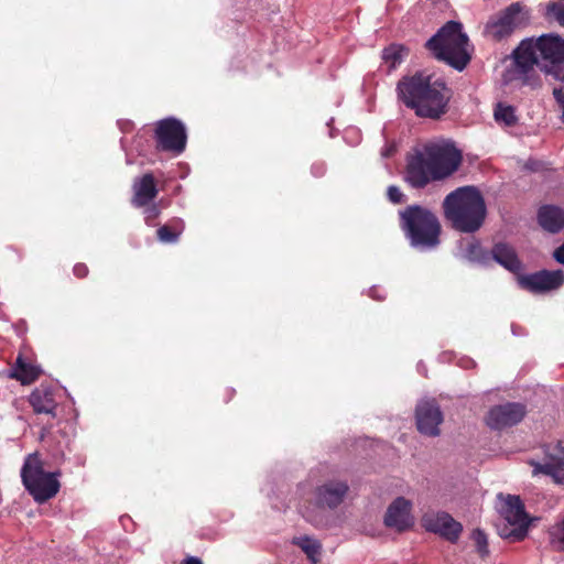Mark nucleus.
<instances>
[{"mask_svg": "<svg viewBox=\"0 0 564 564\" xmlns=\"http://www.w3.org/2000/svg\"><path fill=\"white\" fill-rule=\"evenodd\" d=\"M397 91L400 100L413 109L416 116L431 119H438L446 113L452 96L442 78L424 73L402 77Z\"/></svg>", "mask_w": 564, "mask_h": 564, "instance_id": "1", "label": "nucleus"}, {"mask_svg": "<svg viewBox=\"0 0 564 564\" xmlns=\"http://www.w3.org/2000/svg\"><path fill=\"white\" fill-rule=\"evenodd\" d=\"M513 56L517 67L523 74H528L535 65L553 74L564 65V37L549 33L538 39H525L516 48Z\"/></svg>", "mask_w": 564, "mask_h": 564, "instance_id": "2", "label": "nucleus"}, {"mask_svg": "<svg viewBox=\"0 0 564 564\" xmlns=\"http://www.w3.org/2000/svg\"><path fill=\"white\" fill-rule=\"evenodd\" d=\"M347 480L329 478L316 485L312 497L302 507V517L316 529H328L336 522L334 511L339 508L349 494Z\"/></svg>", "mask_w": 564, "mask_h": 564, "instance_id": "3", "label": "nucleus"}, {"mask_svg": "<svg viewBox=\"0 0 564 564\" xmlns=\"http://www.w3.org/2000/svg\"><path fill=\"white\" fill-rule=\"evenodd\" d=\"M445 218L460 232L477 231L487 209L481 193L474 186H463L451 192L443 202Z\"/></svg>", "mask_w": 564, "mask_h": 564, "instance_id": "4", "label": "nucleus"}, {"mask_svg": "<svg viewBox=\"0 0 564 564\" xmlns=\"http://www.w3.org/2000/svg\"><path fill=\"white\" fill-rule=\"evenodd\" d=\"M399 226L410 247L426 252L441 243L442 225L430 208L419 204L399 210Z\"/></svg>", "mask_w": 564, "mask_h": 564, "instance_id": "5", "label": "nucleus"}, {"mask_svg": "<svg viewBox=\"0 0 564 564\" xmlns=\"http://www.w3.org/2000/svg\"><path fill=\"white\" fill-rule=\"evenodd\" d=\"M462 29V23L448 21L425 44L437 59L457 70H463L470 61L468 36Z\"/></svg>", "mask_w": 564, "mask_h": 564, "instance_id": "6", "label": "nucleus"}, {"mask_svg": "<svg viewBox=\"0 0 564 564\" xmlns=\"http://www.w3.org/2000/svg\"><path fill=\"white\" fill-rule=\"evenodd\" d=\"M21 478L25 489L39 503L55 497L59 490V481L54 473H45L37 454H29L21 469Z\"/></svg>", "mask_w": 564, "mask_h": 564, "instance_id": "7", "label": "nucleus"}, {"mask_svg": "<svg viewBox=\"0 0 564 564\" xmlns=\"http://www.w3.org/2000/svg\"><path fill=\"white\" fill-rule=\"evenodd\" d=\"M529 22V9L520 2H513L489 18L485 33L491 40L500 42L510 37L517 30L525 28Z\"/></svg>", "mask_w": 564, "mask_h": 564, "instance_id": "8", "label": "nucleus"}, {"mask_svg": "<svg viewBox=\"0 0 564 564\" xmlns=\"http://www.w3.org/2000/svg\"><path fill=\"white\" fill-rule=\"evenodd\" d=\"M436 177L443 180L452 175L462 163V153L451 143L430 142L422 147Z\"/></svg>", "mask_w": 564, "mask_h": 564, "instance_id": "9", "label": "nucleus"}, {"mask_svg": "<svg viewBox=\"0 0 564 564\" xmlns=\"http://www.w3.org/2000/svg\"><path fill=\"white\" fill-rule=\"evenodd\" d=\"M502 518L513 527L508 529L506 525L499 531L500 536L520 541L525 538L530 519L524 510V505L518 496L508 495L500 510Z\"/></svg>", "mask_w": 564, "mask_h": 564, "instance_id": "10", "label": "nucleus"}, {"mask_svg": "<svg viewBox=\"0 0 564 564\" xmlns=\"http://www.w3.org/2000/svg\"><path fill=\"white\" fill-rule=\"evenodd\" d=\"M404 181L415 189L424 188L433 181H440L422 148L414 149L406 156Z\"/></svg>", "mask_w": 564, "mask_h": 564, "instance_id": "11", "label": "nucleus"}, {"mask_svg": "<svg viewBox=\"0 0 564 564\" xmlns=\"http://www.w3.org/2000/svg\"><path fill=\"white\" fill-rule=\"evenodd\" d=\"M155 139L160 150L180 154L185 150L187 135L180 120L166 118L156 123Z\"/></svg>", "mask_w": 564, "mask_h": 564, "instance_id": "12", "label": "nucleus"}, {"mask_svg": "<svg viewBox=\"0 0 564 564\" xmlns=\"http://www.w3.org/2000/svg\"><path fill=\"white\" fill-rule=\"evenodd\" d=\"M519 285L533 294H545L558 290L564 284L563 270H541L519 275Z\"/></svg>", "mask_w": 564, "mask_h": 564, "instance_id": "13", "label": "nucleus"}, {"mask_svg": "<svg viewBox=\"0 0 564 564\" xmlns=\"http://www.w3.org/2000/svg\"><path fill=\"white\" fill-rule=\"evenodd\" d=\"M444 417L440 405L433 399H422L415 408L417 431L426 436L435 437L441 433L440 425Z\"/></svg>", "mask_w": 564, "mask_h": 564, "instance_id": "14", "label": "nucleus"}, {"mask_svg": "<svg viewBox=\"0 0 564 564\" xmlns=\"http://www.w3.org/2000/svg\"><path fill=\"white\" fill-rule=\"evenodd\" d=\"M421 521L426 531L452 543L457 542L463 532V525L445 511L425 513Z\"/></svg>", "mask_w": 564, "mask_h": 564, "instance_id": "15", "label": "nucleus"}, {"mask_svg": "<svg viewBox=\"0 0 564 564\" xmlns=\"http://www.w3.org/2000/svg\"><path fill=\"white\" fill-rule=\"evenodd\" d=\"M525 415V406L521 403L508 402L491 408L487 415V424L494 430H502L518 424Z\"/></svg>", "mask_w": 564, "mask_h": 564, "instance_id": "16", "label": "nucleus"}, {"mask_svg": "<svg viewBox=\"0 0 564 564\" xmlns=\"http://www.w3.org/2000/svg\"><path fill=\"white\" fill-rule=\"evenodd\" d=\"M412 503L404 497L395 498L388 507L383 523L387 528L404 532L413 527L414 518L411 514Z\"/></svg>", "mask_w": 564, "mask_h": 564, "instance_id": "17", "label": "nucleus"}, {"mask_svg": "<svg viewBox=\"0 0 564 564\" xmlns=\"http://www.w3.org/2000/svg\"><path fill=\"white\" fill-rule=\"evenodd\" d=\"M530 465L533 467V475L544 474L556 482L564 484V446L554 447L543 462L531 460Z\"/></svg>", "mask_w": 564, "mask_h": 564, "instance_id": "18", "label": "nucleus"}, {"mask_svg": "<svg viewBox=\"0 0 564 564\" xmlns=\"http://www.w3.org/2000/svg\"><path fill=\"white\" fill-rule=\"evenodd\" d=\"M494 260L512 273H519L523 269L516 249L506 242H497L490 250V261Z\"/></svg>", "mask_w": 564, "mask_h": 564, "instance_id": "19", "label": "nucleus"}, {"mask_svg": "<svg viewBox=\"0 0 564 564\" xmlns=\"http://www.w3.org/2000/svg\"><path fill=\"white\" fill-rule=\"evenodd\" d=\"M538 223L550 234H558L564 228V209L556 205H543L538 210Z\"/></svg>", "mask_w": 564, "mask_h": 564, "instance_id": "20", "label": "nucleus"}, {"mask_svg": "<svg viewBox=\"0 0 564 564\" xmlns=\"http://www.w3.org/2000/svg\"><path fill=\"white\" fill-rule=\"evenodd\" d=\"M158 192L153 175L147 173L133 184L132 204L135 207H144L156 197Z\"/></svg>", "mask_w": 564, "mask_h": 564, "instance_id": "21", "label": "nucleus"}, {"mask_svg": "<svg viewBox=\"0 0 564 564\" xmlns=\"http://www.w3.org/2000/svg\"><path fill=\"white\" fill-rule=\"evenodd\" d=\"M29 402L36 414H50L55 417L56 402L51 388L43 386L36 388L30 394Z\"/></svg>", "mask_w": 564, "mask_h": 564, "instance_id": "22", "label": "nucleus"}, {"mask_svg": "<svg viewBox=\"0 0 564 564\" xmlns=\"http://www.w3.org/2000/svg\"><path fill=\"white\" fill-rule=\"evenodd\" d=\"M40 372L41 371L37 367L25 362L23 358L19 356L10 376L22 384H30L39 378Z\"/></svg>", "mask_w": 564, "mask_h": 564, "instance_id": "23", "label": "nucleus"}, {"mask_svg": "<svg viewBox=\"0 0 564 564\" xmlns=\"http://www.w3.org/2000/svg\"><path fill=\"white\" fill-rule=\"evenodd\" d=\"M293 544L297 545L306 554L312 564H317L322 551V544L319 541L311 536L303 535L294 538Z\"/></svg>", "mask_w": 564, "mask_h": 564, "instance_id": "24", "label": "nucleus"}, {"mask_svg": "<svg viewBox=\"0 0 564 564\" xmlns=\"http://www.w3.org/2000/svg\"><path fill=\"white\" fill-rule=\"evenodd\" d=\"M408 54L409 50L404 45L391 44L382 51V58L393 69L403 62Z\"/></svg>", "mask_w": 564, "mask_h": 564, "instance_id": "25", "label": "nucleus"}, {"mask_svg": "<svg viewBox=\"0 0 564 564\" xmlns=\"http://www.w3.org/2000/svg\"><path fill=\"white\" fill-rule=\"evenodd\" d=\"M495 120L506 127H513L518 122L516 110L512 106L498 104L494 111Z\"/></svg>", "mask_w": 564, "mask_h": 564, "instance_id": "26", "label": "nucleus"}, {"mask_svg": "<svg viewBox=\"0 0 564 564\" xmlns=\"http://www.w3.org/2000/svg\"><path fill=\"white\" fill-rule=\"evenodd\" d=\"M465 257L469 261L480 264L490 262V251L485 250L479 242H470L465 250Z\"/></svg>", "mask_w": 564, "mask_h": 564, "instance_id": "27", "label": "nucleus"}, {"mask_svg": "<svg viewBox=\"0 0 564 564\" xmlns=\"http://www.w3.org/2000/svg\"><path fill=\"white\" fill-rule=\"evenodd\" d=\"M550 543L555 551L564 552V518L549 530Z\"/></svg>", "mask_w": 564, "mask_h": 564, "instance_id": "28", "label": "nucleus"}, {"mask_svg": "<svg viewBox=\"0 0 564 564\" xmlns=\"http://www.w3.org/2000/svg\"><path fill=\"white\" fill-rule=\"evenodd\" d=\"M473 540L475 541L478 553L481 557L489 554L488 540L486 533L481 529H475L473 531Z\"/></svg>", "mask_w": 564, "mask_h": 564, "instance_id": "29", "label": "nucleus"}, {"mask_svg": "<svg viewBox=\"0 0 564 564\" xmlns=\"http://www.w3.org/2000/svg\"><path fill=\"white\" fill-rule=\"evenodd\" d=\"M545 13L547 19L555 20L561 26H564V4L558 2L549 3Z\"/></svg>", "mask_w": 564, "mask_h": 564, "instance_id": "30", "label": "nucleus"}, {"mask_svg": "<svg viewBox=\"0 0 564 564\" xmlns=\"http://www.w3.org/2000/svg\"><path fill=\"white\" fill-rule=\"evenodd\" d=\"M553 77L562 83L561 86L553 87L552 95L558 106V108L564 107V73L562 70H556L553 74Z\"/></svg>", "mask_w": 564, "mask_h": 564, "instance_id": "31", "label": "nucleus"}, {"mask_svg": "<svg viewBox=\"0 0 564 564\" xmlns=\"http://www.w3.org/2000/svg\"><path fill=\"white\" fill-rule=\"evenodd\" d=\"M158 238L164 243H174L178 240V234L173 232L167 226H162L156 231Z\"/></svg>", "mask_w": 564, "mask_h": 564, "instance_id": "32", "label": "nucleus"}, {"mask_svg": "<svg viewBox=\"0 0 564 564\" xmlns=\"http://www.w3.org/2000/svg\"><path fill=\"white\" fill-rule=\"evenodd\" d=\"M388 199L393 204H401L405 200V195L395 185H390L387 189Z\"/></svg>", "mask_w": 564, "mask_h": 564, "instance_id": "33", "label": "nucleus"}, {"mask_svg": "<svg viewBox=\"0 0 564 564\" xmlns=\"http://www.w3.org/2000/svg\"><path fill=\"white\" fill-rule=\"evenodd\" d=\"M73 271L77 278H85L88 274V268L84 263H77Z\"/></svg>", "mask_w": 564, "mask_h": 564, "instance_id": "34", "label": "nucleus"}, {"mask_svg": "<svg viewBox=\"0 0 564 564\" xmlns=\"http://www.w3.org/2000/svg\"><path fill=\"white\" fill-rule=\"evenodd\" d=\"M397 152V145L394 143L387 144L382 151L381 155L383 158H391Z\"/></svg>", "mask_w": 564, "mask_h": 564, "instance_id": "35", "label": "nucleus"}, {"mask_svg": "<svg viewBox=\"0 0 564 564\" xmlns=\"http://www.w3.org/2000/svg\"><path fill=\"white\" fill-rule=\"evenodd\" d=\"M553 258L561 264H564V242L553 252Z\"/></svg>", "mask_w": 564, "mask_h": 564, "instance_id": "36", "label": "nucleus"}, {"mask_svg": "<svg viewBox=\"0 0 564 564\" xmlns=\"http://www.w3.org/2000/svg\"><path fill=\"white\" fill-rule=\"evenodd\" d=\"M524 166L527 170L535 172L540 170L541 163L535 160H529Z\"/></svg>", "mask_w": 564, "mask_h": 564, "instance_id": "37", "label": "nucleus"}, {"mask_svg": "<svg viewBox=\"0 0 564 564\" xmlns=\"http://www.w3.org/2000/svg\"><path fill=\"white\" fill-rule=\"evenodd\" d=\"M148 218H155L159 215V208L155 205H152L145 210Z\"/></svg>", "mask_w": 564, "mask_h": 564, "instance_id": "38", "label": "nucleus"}, {"mask_svg": "<svg viewBox=\"0 0 564 564\" xmlns=\"http://www.w3.org/2000/svg\"><path fill=\"white\" fill-rule=\"evenodd\" d=\"M183 564H203V562L198 557L188 556L183 561Z\"/></svg>", "mask_w": 564, "mask_h": 564, "instance_id": "39", "label": "nucleus"}, {"mask_svg": "<svg viewBox=\"0 0 564 564\" xmlns=\"http://www.w3.org/2000/svg\"><path fill=\"white\" fill-rule=\"evenodd\" d=\"M560 120L564 123V107L561 108V116H560Z\"/></svg>", "mask_w": 564, "mask_h": 564, "instance_id": "40", "label": "nucleus"}]
</instances>
